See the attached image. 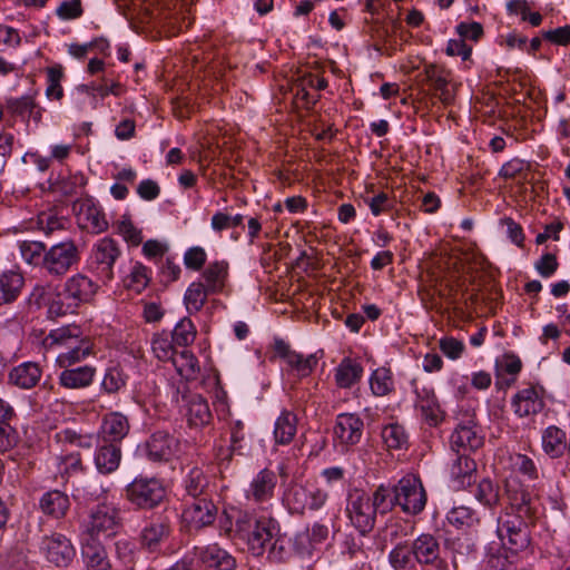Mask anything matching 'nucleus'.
Wrapping results in <instances>:
<instances>
[{"label": "nucleus", "mask_w": 570, "mask_h": 570, "mask_svg": "<svg viewBox=\"0 0 570 570\" xmlns=\"http://www.w3.org/2000/svg\"><path fill=\"white\" fill-rule=\"evenodd\" d=\"M363 420L355 413H341L333 429L334 439L342 445H354L363 435Z\"/></svg>", "instance_id": "f3484780"}, {"label": "nucleus", "mask_w": 570, "mask_h": 570, "mask_svg": "<svg viewBox=\"0 0 570 570\" xmlns=\"http://www.w3.org/2000/svg\"><path fill=\"white\" fill-rule=\"evenodd\" d=\"M475 499L485 507L493 508L500 501L499 485L490 479H483L474 492Z\"/></svg>", "instance_id": "a19ab883"}, {"label": "nucleus", "mask_w": 570, "mask_h": 570, "mask_svg": "<svg viewBox=\"0 0 570 570\" xmlns=\"http://www.w3.org/2000/svg\"><path fill=\"white\" fill-rule=\"evenodd\" d=\"M117 230L132 246H138L142 242L141 230L135 227L131 220L125 216L117 224Z\"/></svg>", "instance_id": "4d7b16f0"}, {"label": "nucleus", "mask_w": 570, "mask_h": 570, "mask_svg": "<svg viewBox=\"0 0 570 570\" xmlns=\"http://www.w3.org/2000/svg\"><path fill=\"white\" fill-rule=\"evenodd\" d=\"M206 252L200 246H194L186 250L184 264L188 269L199 271L206 263Z\"/></svg>", "instance_id": "052dcab7"}, {"label": "nucleus", "mask_w": 570, "mask_h": 570, "mask_svg": "<svg viewBox=\"0 0 570 570\" xmlns=\"http://www.w3.org/2000/svg\"><path fill=\"white\" fill-rule=\"evenodd\" d=\"M171 533V520L166 514H159L151 518L142 528L140 533V543L150 552L159 549Z\"/></svg>", "instance_id": "dca6fc26"}, {"label": "nucleus", "mask_w": 570, "mask_h": 570, "mask_svg": "<svg viewBox=\"0 0 570 570\" xmlns=\"http://www.w3.org/2000/svg\"><path fill=\"white\" fill-rule=\"evenodd\" d=\"M207 291L213 294L223 292L228 278V263L215 261L208 264L202 274Z\"/></svg>", "instance_id": "cd10ccee"}, {"label": "nucleus", "mask_w": 570, "mask_h": 570, "mask_svg": "<svg viewBox=\"0 0 570 570\" xmlns=\"http://www.w3.org/2000/svg\"><path fill=\"white\" fill-rule=\"evenodd\" d=\"M196 327L190 318H181L173 330L171 340L178 346H188L196 338Z\"/></svg>", "instance_id": "37998d69"}, {"label": "nucleus", "mask_w": 570, "mask_h": 570, "mask_svg": "<svg viewBox=\"0 0 570 570\" xmlns=\"http://www.w3.org/2000/svg\"><path fill=\"white\" fill-rule=\"evenodd\" d=\"M514 413L520 417L535 415L544 407V401L534 386L520 390L512 399Z\"/></svg>", "instance_id": "aec40b11"}, {"label": "nucleus", "mask_w": 570, "mask_h": 570, "mask_svg": "<svg viewBox=\"0 0 570 570\" xmlns=\"http://www.w3.org/2000/svg\"><path fill=\"white\" fill-rule=\"evenodd\" d=\"M24 262L33 266L45 267L47 250L45 244L36 240H23L19 245Z\"/></svg>", "instance_id": "f704fd0d"}, {"label": "nucleus", "mask_w": 570, "mask_h": 570, "mask_svg": "<svg viewBox=\"0 0 570 570\" xmlns=\"http://www.w3.org/2000/svg\"><path fill=\"white\" fill-rule=\"evenodd\" d=\"M274 348L276 355L287 365V370L295 373L297 377L308 376L317 364V357L315 354L304 356L303 354L293 351L283 340H276Z\"/></svg>", "instance_id": "9b49d317"}, {"label": "nucleus", "mask_w": 570, "mask_h": 570, "mask_svg": "<svg viewBox=\"0 0 570 570\" xmlns=\"http://www.w3.org/2000/svg\"><path fill=\"white\" fill-rule=\"evenodd\" d=\"M328 499L325 490L313 483H294L284 493V501L292 514L321 510Z\"/></svg>", "instance_id": "20e7f679"}, {"label": "nucleus", "mask_w": 570, "mask_h": 570, "mask_svg": "<svg viewBox=\"0 0 570 570\" xmlns=\"http://www.w3.org/2000/svg\"><path fill=\"white\" fill-rule=\"evenodd\" d=\"M178 440L164 431L155 432L146 444L149 460L154 462H167L178 451Z\"/></svg>", "instance_id": "a211bd4d"}, {"label": "nucleus", "mask_w": 570, "mask_h": 570, "mask_svg": "<svg viewBox=\"0 0 570 570\" xmlns=\"http://www.w3.org/2000/svg\"><path fill=\"white\" fill-rule=\"evenodd\" d=\"M217 517V507L206 497L193 498L183 511V520L189 529L200 530L214 523Z\"/></svg>", "instance_id": "1a4fd4ad"}, {"label": "nucleus", "mask_w": 570, "mask_h": 570, "mask_svg": "<svg viewBox=\"0 0 570 570\" xmlns=\"http://www.w3.org/2000/svg\"><path fill=\"white\" fill-rule=\"evenodd\" d=\"M194 550H197L198 566L205 564L218 570H234L236 568L235 558L216 543L203 548L195 547Z\"/></svg>", "instance_id": "6ab92c4d"}, {"label": "nucleus", "mask_w": 570, "mask_h": 570, "mask_svg": "<svg viewBox=\"0 0 570 570\" xmlns=\"http://www.w3.org/2000/svg\"><path fill=\"white\" fill-rule=\"evenodd\" d=\"M40 548L47 560L57 567H67L76 554L70 540L60 533L43 537Z\"/></svg>", "instance_id": "ddd939ff"}, {"label": "nucleus", "mask_w": 570, "mask_h": 570, "mask_svg": "<svg viewBox=\"0 0 570 570\" xmlns=\"http://www.w3.org/2000/svg\"><path fill=\"white\" fill-rule=\"evenodd\" d=\"M20 441L19 433L11 423L0 424V451H11Z\"/></svg>", "instance_id": "13d9d810"}, {"label": "nucleus", "mask_w": 570, "mask_h": 570, "mask_svg": "<svg viewBox=\"0 0 570 570\" xmlns=\"http://www.w3.org/2000/svg\"><path fill=\"white\" fill-rule=\"evenodd\" d=\"M475 471L476 463L469 454L455 452L454 459L450 465V475L459 488L470 485Z\"/></svg>", "instance_id": "a878e982"}, {"label": "nucleus", "mask_w": 570, "mask_h": 570, "mask_svg": "<svg viewBox=\"0 0 570 570\" xmlns=\"http://www.w3.org/2000/svg\"><path fill=\"white\" fill-rule=\"evenodd\" d=\"M65 223L62 218H58L51 214L42 213L38 216V227L48 236L56 230L63 229Z\"/></svg>", "instance_id": "0e129e2a"}, {"label": "nucleus", "mask_w": 570, "mask_h": 570, "mask_svg": "<svg viewBox=\"0 0 570 570\" xmlns=\"http://www.w3.org/2000/svg\"><path fill=\"white\" fill-rule=\"evenodd\" d=\"M243 219L244 217L240 214L230 216L218 212L212 217V228L219 233L230 227L240 226L243 224Z\"/></svg>", "instance_id": "bf43d9fd"}, {"label": "nucleus", "mask_w": 570, "mask_h": 570, "mask_svg": "<svg viewBox=\"0 0 570 570\" xmlns=\"http://www.w3.org/2000/svg\"><path fill=\"white\" fill-rule=\"evenodd\" d=\"M297 431V417L291 411H283L277 417L274 428V438L277 444H289Z\"/></svg>", "instance_id": "473e14b6"}, {"label": "nucleus", "mask_w": 570, "mask_h": 570, "mask_svg": "<svg viewBox=\"0 0 570 570\" xmlns=\"http://www.w3.org/2000/svg\"><path fill=\"white\" fill-rule=\"evenodd\" d=\"M414 559L420 564L432 566L438 570L446 567L445 561L441 557V548L438 539L430 534L423 533L412 542Z\"/></svg>", "instance_id": "4468645a"}, {"label": "nucleus", "mask_w": 570, "mask_h": 570, "mask_svg": "<svg viewBox=\"0 0 570 570\" xmlns=\"http://www.w3.org/2000/svg\"><path fill=\"white\" fill-rule=\"evenodd\" d=\"M186 417L190 426L203 428L210 423L213 415L202 395H191L186 404Z\"/></svg>", "instance_id": "c85d7f7f"}, {"label": "nucleus", "mask_w": 570, "mask_h": 570, "mask_svg": "<svg viewBox=\"0 0 570 570\" xmlns=\"http://www.w3.org/2000/svg\"><path fill=\"white\" fill-rule=\"evenodd\" d=\"M94 374L95 368L87 365L66 368L60 373L59 383L66 389H81L92 382Z\"/></svg>", "instance_id": "7c9ffc66"}, {"label": "nucleus", "mask_w": 570, "mask_h": 570, "mask_svg": "<svg viewBox=\"0 0 570 570\" xmlns=\"http://www.w3.org/2000/svg\"><path fill=\"white\" fill-rule=\"evenodd\" d=\"M10 110L19 116L32 114V110L37 108V104L31 96H23L17 99L9 100L8 104Z\"/></svg>", "instance_id": "69168bd1"}, {"label": "nucleus", "mask_w": 570, "mask_h": 570, "mask_svg": "<svg viewBox=\"0 0 570 570\" xmlns=\"http://www.w3.org/2000/svg\"><path fill=\"white\" fill-rule=\"evenodd\" d=\"M89 267L97 273L107 275V238H101L92 248Z\"/></svg>", "instance_id": "de8ad7c7"}, {"label": "nucleus", "mask_w": 570, "mask_h": 570, "mask_svg": "<svg viewBox=\"0 0 570 570\" xmlns=\"http://www.w3.org/2000/svg\"><path fill=\"white\" fill-rule=\"evenodd\" d=\"M363 375V367L360 363L344 358L335 371V381L341 389H350L357 383Z\"/></svg>", "instance_id": "2f4dec72"}, {"label": "nucleus", "mask_w": 570, "mask_h": 570, "mask_svg": "<svg viewBox=\"0 0 570 570\" xmlns=\"http://www.w3.org/2000/svg\"><path fill=\"white\" fill-rule=\"evenodd\" d=\"M89 353H90V348L88 345L85 347L75 346V347H71L68 352L59 354L57 357V362L60 367H68V366H71L72 364L79 362L87 355H89Z\"/></svg>", "instance_id": "680f3d73"}, {"label": "nucleus", "mask_w": 570, "mask_h": 570, "mask_svg": "<svg viewBox=\"0 0 570 570\" xmlns=\"http://www.w3.org/2000/svg\"><path fill=\"white\" fill-rule=\"evenodd\" d=\"M278 534L279 524L275 519H255L245 511L237 512L234 528L229 530V535L245 542L248 551L255 557L263 556L268 549L269 558H277Z\"/></svg>", "instance_id": "f03ea898"}, {"label": "nucleus", "mask_w": 570, "mask_h": 570, "mask_svg": "<svg viewBox=\"0 0 570 570\" xmlns=\"http://www.w3.org/2000/svg\"><path fill=\"white\" fill-rule=\"evenodd\" d=\"M39 508L43 514L53 519L63 518L69 508V497L59 490H51L42 494L39 501Z\"/></svg>", "instance_id": "b1692460"}, {"label": "nucleus", "mask_w": 570, "mask_h": 570, "mask_svg": "<svg viewBox=\"0 0 570 570\" xmlns=\"http://www.w3.org/2000/svg\"><path fill=\"white\" fill-rule=\"evenodd\" d=\"M230 430V449L233 452H237L239 454L243 453V450L246 448V436L247 433L245 431V425L240 420L233 421L229 426Z\"/></svg>", "instance_id": "5fc2aeb1"}, {"label": "nucleus", "mask_w": 570, "mask_h": 570, "mask_svg": "<svg viewBox=\"0 0 570 570\" xmlns=\"http://www.w3.org/2000/svg\"><path fill=\"white\" fill-rule=\"evenodd\" d=\"M82 332L79 326L71 324L52 330L47 336V341H51V344H67L71 340H77L81 336Z\"/></svg>", "instance_id": "864d4df0"}, {"label": "nucleus", "mask_w": 570, "mask_h": 570, "mask_svg": "<svg viewBox=\"0 0 570 570\" xmlns=\"http://www.w3.org/2000/svg\"><path fill=\"white\" fill-rule=\"evenodd\" d=\"M293 549L295 553L301 558H311L314 551L318 549V547L314 541H312L308 531L304 529L303 531H299L295 534L293 540Z\"/></svg>", "instance_id": "603ef678"}, {"label": "nucleus", "mask_w": 570, "mask_h": 570, "mask_svg": "<svg viewBox=\"0 0 570 570\" xmlns=\"http://www.w3.org/2000/svg\"><path fill=\"white\" fill-rule=\"evenodd\" d=\"M346 511L352 524L361 534L368 533L375 524L376 508L371 498L362 492H354L350 495Z\"/></svg>", "instance_id": "0eeeda50"}, {"label": "nucleus", "mask_w": 570, "mask_h": 570, "mask_svg": "<svg viewBox=\"0 0 570 570\" xmlns=\"http://www.w3.org/2000/svg\"><path fill=\"white\" fill-rule=\"evenodd\" d=\"M504 493L510 507L499 518L497 532L502 546L517 553L530 544L529 523L534 514L533 499L515 476L505 478Z\"/></svg>", "instance_id": "f257e3e1"}, {"label": "nucleus", "mask_w": 570, "mask_h": 570, "mask_svg": "<svg viewBox=\"0 0 570 570\" xmlns=\"http://www.w3.org/2000/svg\"><path fill=\"white\" fill-rule=\"evenodd\" d=\"M178 374L186 380L195 379L198 372L197 358L187 350L175 353L170 360Z\"/></svg>", "instance_id": "c9c22d12"}, {"label": "nucleus", "mask_w": 570, "mask_h": 570, "mask_svg": "<svg viewBox=\"0 0 570 570\" xmlns=\"http://www.w3.org/2000/svg\"><path fill=\"white\" fill-rule=\"evenodd\" d=\"M24 279L20 273L4 272L0 275V306L14 302L23 287Z\"/></svg>", "instance_id": "c756f323"}, {"label": "nucleus", "mask_w": 570, "mask_h": 570, "mask_svg": "<svg viewBox=\"0 0 570 570\" xmlns=\"http://www.w3.org/2000/svg\"><path fill=\"white\" fill-rule=\"evenodd\" d=\"M79 261L80 253L75 242H60L47 250L43 271L51 277L61 278L78 265Z\"/></svg>", "instance_id": "423d86ee"}, {"label": "nucleus", "mask_w": 570, "mask_h": 570, "mask_svg": "<svg viewBox=\"0 0 570 570\" xmlns=\"http://www.w3.org/2000/svg\"><path fill=\"white\" fill-rule=\"evenodd\" d=\"M424 72L426 80L429 81L431 88L435 91V95L439 97V99L444 105L451 104L453 101L454 95L449 87L450 72L443 67L432 63L425 66Z\"/></svg>", "instance_id": "4be33fe9"}, {"label": "nucleus", "mask_w": 570, "mask_h": 570, "mask_svg": "<svg viewBox=\"0 0 570 570\" xmlns=\"http://www.w3.org/2000/svg\"><path fill=\"white\" fill-rule=\"evenodd\" d=\"M543 38L558 46L570 43V26L559 27L542 33Z\"/></svg>", "instance_id": "774afa93"}, {"label": "nucleus", "mask_w": 570, "mask_h": 570, "mask_svg": "<svg viewBox=\"0 0 570 570\" xmlns=\"http://www.w3.org/2000/svg\"><path fill=\"white\" fill-rule=\"evenodd\" d=\"M52 188L55 193L65 197L79 196L83 190V179L78 176L61 178L52 185Z\"/></svg>", "instance_id": "a18cd8bd"}, {"label": "nucleus", "mask_w": 570, "mask_h": 570, "mask_svg": "<svg viewBox=\"0 0 570 570\" xmlns=\"http://www.w3.org/2000/svg\"><path fill=\"white\" fill-rule=\"evenodd\" d=\"M42 375L40 365L36 362H23L12 367L8 374V382L22 390L35 387Z\"/></svg>", "instance_id": "412c9836"}, {"label": "nucleus", "mask_w": 570, "mask_h": 570, "mask_svg": "<svg viewBox=\"0 0 570 570\" xmlns=\"http://www.w3.org/2000/svg\"><path fill=\"white\" fill-rule=\"evenodd\" d=\"M163 483L155 479H136L127 487L129 500L141 508H154L165 498Z\"/></svg>", "instance_id": "6e6552de"}, {"label": "nucleus", "mask_w": 570, "mask_h": 570, "mask_svg": "<svg viewBox=\"0 0 570 570\" xmlns=\"http://www.w3.org/2000/svg\"><path fill=\"white\" fill-rule=\"evenodd\" d=\"M440 350L451 360H456L464 351V344L453 337H443L440 340Z\"/></svg>", "instance_id": "338daca9"}, {"label": "nucleus", "mask_w": 570, "mask_h": 570, "mask_svg": "<svg viewBox=\"0 0 570 570\" xmlns=\"http://www.w3.org/2000/svg\"><path fill=\"white\" fill-rule=\"evenodd\" d=\"M446 520L450 524L454 525L458 529L461 528H471L479 523V517L475 511L465 505H459L452 508L448 514Z\"/></svg>", "instance_id": "4c0bfd02"}, {"label": "nucleus", "mask_w": 570, "mask_h": 570, "mask_svg": "<svg viewBox=\"0 0 570 570\" xmlns=\"http://www.w3.org/2000/svg\"><path fill=\"white\" fill-rule=\"evenodd\" d=\"M277 476L274 471L263 469L254 475L245 490V497L249 502L257 505L268 503L275 493Z\"/></svg>", "instance_id": "f8f14e48"}, {"label": "nucleus", "mask_w": 570, "mask_h": 570, "mask_svg": "<svg viewBox=\"0 0 570 570\" xmlns=\"http://www.w3.org/2000/svg\"><path fill=\"white\" fill-rule=\"evenodd\" d=\"M173 343L166 335L155 334L151 341L153 353L159 361H170L176 353Z\"/></svg>", "instance_id": "8fccbe9b"}, {"label": "nucleus", "mask_w": 570, "mask_h": 570, "mask_svg": "<svg viewBox=\"0 0 570 570\" xmlns=\"http://www.w3.org/2000/svg\"><path fill=\"white\" fill-rule=\"evenodd\" d=\"M393 500L407 514L416 515L422 512L426 504V493L421 480L413 474L403 476L394 485Z\"/></svg>", "instance_id": "39448f33"}, {"label": "nucleus", "mask_w": 570, "mask_h": 570, "mask_svg": "<svg viewBox=\"0 0 570 570\" xmlns=\"http://www.w3.org/2000/svg\"><path fill=\"white\" fill-rule=\"evenodd\" d=\"M128 417L120 412L109 413V438L112 441L122 440L129 432Z\"/></svg>", "instance_id": "09e8293b"}, {"label": "nucleus", "mask_w": 570, "mask_h": 570, "mask_svg": "<svg viewBox=\"0 0 570 570\" xmlns=\"http://www.w3.org/2000/svg\"><path fill=\"white\" fill-rule=\"evenodd\" d=\"M541 441L544 453L552 459L562 456L568 448L566 432L556 425L543 430Z\"/></svg>", "instance_id": "bb28decb"}, {"label": "nucleus", "mask_w": 570, "mask_h": 570, "mask_svg": "<svg viewBox=\"0 0 570 570\" xmlns=\"http://www.w3.org/2000/svg\"><path fill=\"white\" fill-rule=\"evenodd\" d=\"M107 505L101 503L90 511L85 523L82 556L88 570H107Z\"/></svg>", "instance_id": "7ed1b4c3"}, {"label": "nucleus", "mask_w": 570, "mask_h": 570, "mask_svg": "<svg viewBox=\"0 0 570 570\" xmlns=\"http://www.w3.org/2000/svg\"><path fill=\"white\" fill-rule=\"evenodd\" d=\"M62 76L63 75L60 69L53 67L48 68V86L46 89V95L49 99L60 100L63 97V89L60 85Z\"/></svg>", "instance_id": "6e6d98bb"}, {"label": "nucleus", "mask_w": 570, "mask_h": 570, "mask_svg": "<svg viewBox=\"0 0 570 570\" xmlns=\"http://www.w3.org/2000/svg\"><path fill=\"white\" fill-rule=\"evenodd\" d=\"M208 479L202 469L194 466L185 479V489L191 498H198L206 493Z\"/></svg>", "instance_id": "58836bf2"}, {"label": "nucleus", "mask_w": 570, "mask_h": 570, "mask_svg": "<svg viewBox=\"0 0 570 570\" xmlns=\"http://www.w3.org/2000/svg\"><path fill=\"white\" fill-rule=\"evenodd\" d=\"M412 550V543L409 544L407 542L400 541L396 542L395 547L392 549V551L389 554V561L391 566L395 570H403L407 567V564L411 562L413 552Z\"/></svg>", "instance_id": "c03bdc74"}, {"label": "nucleus", "mask_w": 570, "mask_h": 570, "mask_svg": "<svg viewBox=\"0 0 570 570\" xmlns=\"http://www.w3.org/2000/svg\"><path fill=\"white\" fill-rule=\"evenodd\" d=\"M483 443L484 436L481 434L480 428L472 421L459 424L450 438L451 450L464 454L479 450Z\"/></svg>", "instance_id": "2eb2a0df"}, {"label": "nucleus", "mask_w": 570, "mask_h": 570, "mask_svg": "<svg viewBox=\"0 0 570 570\" xmlns=\"http://www.w3.org/2000/svg\"><path fill=\"white\" fill-rule=\"evenodd\" d=\"M78 304L65 291L57 293L49 302L48 315L50 318L73 314Z\"/></svg>", "instance_id": "e433bc0d"}, {"label": "nucleus", "mask_w": 570, "mask_h": 570, "mask_svg": "<svg viewBox=\"0 0 570 570\" xmlns=\"http://www.w3.org/2000/svg\"><path fill=\"white\" fill-rule=\"evenodd\" d=\"M61 20H72L82 16L83 10L80 0L63 1L56 10Z\"/></svg>", "instance_id": "e2e57ef3"}, {"label": "nucleus", "mask_w": 570, "mask_h": 570, "mask_svg": "<svg viewBox=\"0 0 570 570\" xmlns=\"http://www.w3.org/2000/svg\"><path fill=\"white\" fill-rule=\"evenodd\" d=\"M510 465L513 471L519 472L531 480L538 478V469L532 459L521 453H513L509 456Z\"/></svg>", "instance_id": "49530a36"}, {"label": "nucleus", "mask_w": 570, "mask_h": 570, "mask_svg": "<svg viewBox=\"0 0 570 570\" xmlns=\"http://www.w3.org/2000/svg\"><path fill=\"white\" fill-rule=\"evenodd\" d=\"M97 284L85 275L77 274L70 277L66 284L63 291L73 299L78 305L83 302H88L97 292Z\"/></svg>", "instance_id": "393cba45"}, {"label": "nucleus", "mask_w": 570, "mask_h": 570, "mask_svg": "<svg viewBox=\"0 0 570 570\" xmlns=\"http://www.w3.org/2000/svg\"><path fill=\"white\" fill-rule=\"evenodd\" d=\"M412 385L416 394V407L430 425H436L440 422V407L434 391L425 386L420 387L416 381H413Z\"/></svg>", "instance_id": "5701e85b"}, {"label": "nucleus", "mask_w": 570, "mask_h": 570, "mask_svg": "<svg viewBox=\"0 0 570 570\" xmlns=\"http://www.w3.org/2000/svg\"><path fill=\"white\" fill-rule=\"evenodd\" d=\"M208 295H213L207 291V287L202 281L193 282L186 289L184 295V303L188 313H197L205 305Z\"/></svg>", "instance_id": "72a5a7b5"}, {"label": "nucleus", "mask_w": 570, "mask_h": 570, "mask_svg": "<svg viewBox=\"0 0 570 570\" xmlns=\"http://www.w3.org/2000/svg\"><path fill=\"white\" fill-rule=\"evenodd\" d=\"M370 387L376 396L387 395L393 390L391 371L385 367L376 368L371 375Z\"/></svg>", "instance_id": "79ce46f5"}, {"label": "nucleus", "mask_w": 570, "mask_h": 570, "mask_svg": "<svg viewBox=\"0 0 570 570\" xmlns=\"http://www.w3.org/2000/svg\"><path fill=\"white\" fill-rule=\"evenodd\" d=\"M394 497V488H385L383 485L379 487L374 494L373 499H371L372 504L374 508H376V512L380 513H386L390 511L396 503L395 500H393Z\"/></svg>", "instance_id": "3c124183"}, {"label": "nucleus", "mask_w": 570, "mask_h": 570, "mask_svg": "<svg viewBox=\"0 0 570 570\" xmlns=\"http://www.w3.org/2000/svg\"><path fill=\"white\" fill-rule=\"evenodd\" d=\"M73 212L80 228L92 234H100L107 228L104 210L91 198L77 199Z\"/></svg>", "instance_id": "9d476101"}, {"label": "nucleus", "mask_w": 570, "mask_h": 570, "mask_svg": "<svg viewBox=\"0 0 570 570\" xmlns=\"http://www.w3.org/2000/svg\"><path fill=\"white\" fill-rule=\"evenodd\" d=\"M382 439L389 449L400 450L407 445V434L397 423H391L382 429Z\"/></svg>", "instance_id": "ea45409f"}]
</instances>
